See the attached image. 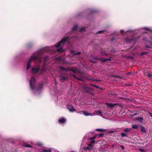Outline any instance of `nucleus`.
<instances>
[{
    "mask_svg": "<svg viewBox=\"0 0 152 152\" xmlns=\"http://www.w3.org/2000/svg\"><path fill=\"white\" fill-rule=\"evenodd\" d=\"M118 104L107 103V105L110 107H114Z\"/></svg>",
    "mask_w": 152,
    "mask_h": 152,
    "instance_id": "nucleus-13",
    "label": "nucleus"
},
{
    "mask_svg": "<svg viewBox=\"0 0 152 152\" xmlns=\"http://www.w3.org/2000/svg\"><path fill=\"white\" fill-rule=\"evenodd\" d=\"M121 136L122 137H127V134L124 133H121Z\"/></svg>",
    "mask_w": 152,
    "mask_h": 152,
    "instance_id": "nucleus-22",
    "label": "nucleus"
},
{
    "mask_svg": "<svg viewBox=\"0 0 152 152\" xmlns=\"http://www.w3.org/2000/svg\"><path fill=\"white\" fill-rule=\"evenodd\" d=\"M66 121V119L64 118H62L59 119L58 122L59 123L63 124Z\"/></svg>",
    "mask_w": 152,
    "mask_h": 152,
    "instance_id": "nucleus-11",
    "label": "nucleus"
},
{
    "mask_svg": "<svg viewBox=\"0 0 152 152\" xmlns=\"http://www.w3.org/2000/svg\"><path fill=\"white\" fill-rule=\"evenodd\" d=\"M107 59H104L103 60V62H105V61H106L107 60Z\"/></svg>",
    "mask_w": 152,
    "mask_h": 152,
    "instance_id": "nucleus-37",
    "label": "nucleus"
},
{
    "mask_svg": "<svg viewBox=\"0 0 152 152\" xmlns=\"http://www.w3.org/2000/svg\"><path fill=\"white\" fill-rule=\"evenodd\" d=\"M137 120L142 122L143 121V119L142 118L139 117L137 118Z\"/></svg>",
    "mask_w": 152,
    "mask_h": 152,
    "instance_id": "nucleus-19",
    "label": "nucleus"
},
{
    "mask_svg": "<svg viewBox=\"0 0 152 152\" xmlns=\"http://www.w3.org/2000/svg\"><path fill=\"white\" fill-rule=\"evenodd\" d=\"M70 52L71 53H74V54H77V55H80L81 52H78L77 53H75V52L74 50H71L70 51Z\"/></svg>",
    "mask_w": 152,
    "mask_h": 152,
    "instance_id": "nucleus-14",
    "label": "nucleus"
},
{
    "mask_svg": "<svg viewBox=\"0 0 152 152\" xmlns=\"http://www.w3.org/2000/svg\"><path fill=\"white\" fill-rule=\"evenodd\" d=\"M96 136H94V137H92L90 139L91 140H94V139L95 138Z\"/></svg>",
    "mask_w": 152,
    "mask_h": 152,
    "instance_id": "nucleus-30",
    "label": "nucleus"
},
{
    "mask_svg": "<svg viewBox=\"0 0 152 152\" xmlns=\"http://www.w3.org/2000/svg\"><path fill=\"white\" fill-rule=\"evenodd\" d=\"M140 151L141 152H145V151L143 149L140 148L139 149Z\"/></svg>",
    "mask_w": 152,
    "mask_h": 152,
    "instance_id": "nucleus-27",
    "label": "nucleus"
},
{
    "mask_svg": "<svg viewBox=\"0 0 152 152\" xmlns=\"http://www.w3.org/2000/svg\"><path fill=\"white\" fill-rule=\"evenodd\" d=\"M78 27V26L77 25H75L72 28V30H76L77 29Z\"/></svg>",
    "mask_w": 152,
    "mask_h": 152,
    "instance_id": "nucleus-20",
    "label": "nucleus"
},
{
    "mask_svg": "<svg viewBox=\"0 0 152 152\" xmlns=\"http://www.w3.org/2000/svg\"><path fill=\"white\" fill-rule=\"evenodd\" d=\"M141 132L142 133H145L146 132V131L144 127L142 126H140Z\"/></svg>",
    "mask_w": 152,
    "mask_h": 152,
    "instance_id": "nucleus-12",
    "label": "nucleus"
},
{
    "mask_svg": "<svg viewBox=\"0 0 152 152\" xmlns=\"http://www.w3.org/2000/svg\"><path fill=\"white\" fill-rule=\"evenodd\" d=\"M69 40V38L67 37L63 39L60 42L57 44L55 47L57 48L56 50H53L52 51H57V52H63V46L64 44V43L66 42H67Z\"/></svg>",
    "mask_w": 152,
    "mask_h": 152,
    "instance_id": "nucleus-2",
    "label": "nucleus"
},
{
    "mask_svg": "<svg viewBox=\"0 0 152 152\" xmlns=\"http://www.w3.org/2000/svg\"><path fill=\"white\" fill-rule=\"evenodd\" d=\"M42 55L41 54V53L38 54L37 56H36L34 55H33L31 57L30 60L27 63V66L26 67L27 70H28L31 67V61L33 60L36 62L37 63V61H38V62L40 63L42 61L45 62L46 61L48 58V57L47 56L43 58L42 57Z\"/></svg>",
    "mask_w": 152,
    "mask_h": 152,
    "instance_id": "nucleus-1",
    "label": "nucleus"
},
{
    "mask_svg": "<svg viewBox=\"0 0 152 152\" xmlns=\"http://www.w3.org/2000/svg\"><path fill=\"white\" fill-rule=\"evenodd\" d=\"M132 128L135 129H137L138 128V125L137 124L132 125Z\"/></svg>",
    "mask_w": 152,
    "mask_h": 152,
    "instance_id": "nucleus-15",
    "label": "nucleus"
},
{
    "mask_svg": "<svg viewBox=\"0 0 152 152\" xmlns=\"http://www.w3.org/2000/svg\"><path fill=\"white\" fill-rule=\"evenodd\" d=\"M44 70V69L42 70L41 71V72H43V71Z\"/></svg>",
    "mask_w": 152,
    "mask_h": 152,
    "instance_id": "nucleus-45",
    "label": "nucleus"
},
{
    "mask_svg": "<svg viewBox=\"0 0 152 152\" xmlns=\"http://www.w3.org/2000/svg\"><path fill=\"white\" fill-rule=\"evenodd\" d=\"M150 116H151V117H152V113H150Z\"/></svg>",
    "mask_w": 152,
    "mask_h": 152,
    "instance_id": "nucleus-42",
    "label": "nucleus"
},
{
    "mask_svg": "<svg viewBox=\"0 0 152 152\" xmlns=\"http://www.w3.org/2000/svg\"><path fill=\"white\" fill-rule=\"evenodd\" d=\"M39 65H37V66L32 67L31 69V72L32 73H35L39 71Z\"/></svg>",
    "mask_w": 152,
    "mask_h": 152,
    "instance_id": "nucleus-5",
    "label": "nucleus"
},
{
    "mask_svg": "<svg viewBox=\"0 0 152 152\" xmlns=\"http://www.w3.org/2000/svg\"><path fill=\"white\" fill-rule=\"evenodd\" d=\"M145 53V52L141 53V55H142V56H143V54H144Z\"/></svg>",
    "mask_w": 152,
    "mask_h": 152,
    "instance_id": "nucleus-34",
    "label": "nucleus"
},
{
    "mask_svg": "<svg viewBox=\"0 0 152 152\" xmlns=\"http://www.w3.org/2000/svg\"><path fill=\"white\" fill-rule=\"evenodd\" d=\"M104 135V134L103 133H101L99 134V137H102Z\"/></svg>",
    "mask_w": 152,
    "mask_h": 152,
    "instance_id": "nucleus-29",
    "label": "nucleus"
},
{
    "mask_svg": "<svg viewBox=\"0 0 152 152\" xmlns=\"http://www.w3.org/2000/svg\"><path fill=\"white\" fill-rule=\"evenodd\" d=\"M96 86V87H97V86Z\"/></svg>",
    "mask_w": 152,
    "mask_h": 152,
    "instance_id": "nucleus-48",
    "label": "nucleus"
},
{
    "mask_svg": "<svg viewBox=\"0 0 152 152\" xmlns=\"http://www.w3.org/2000/svg\"><path fill=\"white\" fill-rule=\"evenodd\" d=\"M60 70H61L62 72H64V71H66V70H68V72H75L76 73L77 72L78 69H65L63 67H60Z\"/></svg>",
    "mask_w": 152,
    "mask_h": 152,
    "instance_id": "nucleus-4",
    "label": "nucleus"
},
{
    "mask_svg": "<svg viewBox=\"0 0 152 152\" xmlns=\"http://www.w3.org/2000/svg\"><path fill=\"white\" fill-rule=\"evenodd\" d=\"M73 77L77 79V80H81V81H83V77L82 76V75H81L79 77H76L75 75H73Z\"/></svg>",
    "mask_w": 152,
    "mask_h": 152,
    "instance_id": "nucleus-10",
    "label": "nucleus"
},
{
    "mask_svg": "<svg viewBox=\"0 0 152 152\" xmlns=\"http://www.w3.org/2000/svg\"><path fill=\"white\" fill-rule=\"evenodd\" d=\"M137 115V114L136 113H135L134 114L132 115V117H133L134 115Z\"/></svg>",
    "mask_w": 152,
    "mask_h": 152,
    "instance_id": "nucleus-38",
    "label": "nucleus"
},
{
    "mask_svg": "<svg viewBox=\"0 0 152 152\" xmlns=\"http://www.w3.org/2000/svg\"><path fill=\"white\" fill-rule=\"evenodd\" d=\"M131 128H126L123 130V131L125 132H130L132 131Z\"/></svg>",
    "mask_w": 152,
    "mask_h": 152,
    "instance_id": "nucleus-16",
    "label": "nucleus"
},
{
    "mask_svg": "<svg viewBox=\"0 0 152 152\" xmlns=\"http://www.w3.org/2000/svg\"><path fill=\"white\" fill-rule=\"evenodd\" d=\"M79 113L81 114H83L84 115L86 116H88L90 115L92 116V114H91L88 113L84 111H81Z\"/></svg>",
    "mask_w": 152,
    "mask_h": 152,
    "instance_id": "nucleus-8",
    "label": "nucleus"
},
{
    "mask_svg": "<svg viewBox=\"0 0 152 152\" xmlns=\"http://www.w3.org/2000/svg\"><path fill=\"white\" fill-rule=\"evenodd\" d=\"M102 114V112L100 110H99L95 111L92 114V115H101Z\"/></svg>",
    "mask_w": 152,
    "mask_h": 152,
    "instance_id": "nucleus-7",
    "label": "nucleus"
},
{
    "mask_svg": "<svg viewBox=\"0 0 152 152\" xmlns=\"http://www.w3.org/2000/svg\"><path fill=\"white\" fill-rule=\"evenodd\" d=\"M30 86L31 89H33L35 86V79L34 78L32 77L30 81Z\"/></svg>",
    "mask_w": 152,
    "mask_h": 152,
    "instance_id": "nucleus-3",
    "label": "nucleus"
},
{
    "mask_svg": "<svg viewBox=\"0 0 152 152\" xmlns=\"http://www.w3.org/2000/svg\"><path fill=\"white\" fill-rule=\"evenodd\" d=\"M91 149V148L89 147H85L84 148V149L86 151L89 150Z\"/></svg>",
    "mask_w": 152,
    "mask_h": 152,
    "instance_id": "nucleus-21",
    "label": "nucleus"
},
{
    "mask_svg": "<svg viewBox=\"0 0 152 152\" xmlns=\"http://www.w3.org/2000/svg\"><path fill=\"white\" fill-rule=\"evenodd\" d=\"M95 81H98L99 80H97V79H96V80H94Z\"/></svg>",
    "mask_w": 152,
    "mask_h": 152,
    "instance_id": "nucleus-41",
    "label": "nucleus"
},
{
    "mask_svg": "<svg viewBox=\"0 0 152 152\" xmlns=\"http://www.w3.org/2000/svg\"><path fill=\"white\" fill-rule=\"evenodd\" d=\"M87 88L88 89V88H88H88Z\"/></svg>",
    "mask_w": 152,
    "mask_h": 152,
    "instance_id": "nucleus-49",
    "label": "nucleus"
},
{
    "mask_svg": "<svg viewBox=\"0 0 152 152\" xmlns=\"http://www.w3.org/2000/svg\"><path fill=\"white\" fill-rule=\"evenodd\" d=\"M39 89H40V88H38V90H39Z\"/></svg>",
    "mask_w": 152,
    "mask_h": 152,
    "instance_id": "nucleus-46",
    "label": "nucleus"
},
{
    "mask_svg": "<svg viewBox=\"0 0 152 152\" xmlns=\"http://www.w3.org/2000/svg\"><path fill=\"white\" fill-rule=\"evenodd\" d=\"M95 141V140H92L91 142V144H93L94 143Z\"/></svg>",
    "mask_w": 152,
    "mask_h": 152,
    "instance_id": "nucleus-31",
    "label": "nucleus"
},
{
    "mask_svg": "<svg viewBox=\"0 0 152 152\" xmlns=\"http://www.w3.org/2000/svg\"><path fill=\"white\" fill-rule=\"evenodd\" d=\"M75 152V151H71V152Z\"/></svg>",
    "mask_w": 152,
    "mask_h": 152,
    "instance_id": "nucleus-47",
    "label": "nucleus"
},
{
    "mask_svg": "<svg viewBox=\"0 0 152 152\" xmlns=\"http://www.w3.org/2000/svg\"><path fill=\"white\" fill-rule=\"evenodd\" d=\"M88 146H91V144H88Z\"/></svg>",
    "mask_w": 152,
    "mask_h": 152,
    "instance_id": "nucleus-43",
    "label": "nucleus"
},
{
    "mask_svg": "<svg viewBox=\"0 0 152 152\" xmlns=\"http://www.w3.org/2000/svg\"><path fill=\"white\" fill-rule=\"evenodd\" d=\"M101 54H102L103 55H106V54L105 53H102V52L101 53Z\"/></svg>",
    "mask_w": 152,
    "mask_h": 152,
    "instance_id": "nucleus-35",
    "label": "nucleus"
},
{
    "mask_svg": "<svg viewBox=\"0 0 152 152\" xmlns=\"http://www.w3.org/2000/svg\"><path fill=\"white\" fill-rule=\"evenodd\" d=\"M103 31H99L97 33H102V32Z\"/></svg>",
    "mask_w": 152,
    "mask_h": 152,
    "instance_id": "nucleus-33",
    "label": "nucleus"
},
{
    "mask_svg": "<svg viewBox=\"0 0 152 152\" xmlns=\"http://www.w3.org/2000/svg\"><path fill=\"white\" fill-rule=\"evenodd\" d=\"M120 147H121V148L122 149H124V147L122 145H121L120 146Z\"/></svg>",
    "mask_w": 152,
    "mask_h": 152,
    "instance_id": "nucleus-32",
    "label": "nucleus"
},
{
    "mask_svg": "<svg viewBox=\"0 0 152 152\" xmlns=\"http://www.w3.org/2000/svg\"><path fill=\"white\" fill-rule=\"evenodd\" d=\"M95 59H96V60H97V59H98V58H97V57H95Z\"/></svg>",
    "mask_w": 152,
    "mask_h": 152,
    "instance_id": "nucleus-44",
    "label": "nucleus"
},
{
    "mask_svg": "<svg viewBox=\"0 0 152 152\" xmlns=\"http://www.w3.org/2000/svg\"><path fill=\"white\" fill-rule=\"evenodd\" d=\"M85 31V29L84 28H81L80 30V32H82L83 31Z\"/></svg>",
    "mask_w": 152,
    "mask_h": 152,
    "instance_id": "nucleus-25",
    "label": "nucleus"
},
{
    "mask_svg": "<svg viewBox=\"0 0 152 152\" xmlns=\"http://www.w3.org/2000/svg\"><path fill=\"white\" fill-rule=\"evenodd\" d=\"M43 87V84H41L40 85V88H41Z\"/></svg>",
    "mask_w": 152,
    "mask_h": 152,
    "instance_id": "nucleus-36",
    "label": "nucleus"
},
{
    "mask_svg": "<svg viewBox=\"0 0 152 152\" xmlns=\"http://www.w3.org/2000/svg\"><path fill=\"white\" fill-rule=\"evenodd\" d=\"M67 78H66V77H64L61 76L60 78V80H61V81H64L65 79H67Z\"/></svg>",
    "mask_w": 152,
    "mask_h": 152,
    "instance_id": "nucleus-18",
    "label": "nucleus"
},
{
    "mask_svg": "<svg viewBox=\"0 0 152 152\" xmlns=\"http://www.w3.org/2000/svg\"><path fill=\"white\" fill-rule=\"evenodd\" d=\"M144 29L146 30H147V31H149L151 32H152V30H151V29H150V28H144Z\"/></svg>",
    "mask_w": 152,
    "mask_h": 152,
    "instance_id": "nucleus-23",
    "label": "nucleus"
},
{
    "mask_svg": "<svg viewBox=\"0 0 152 152\" xmlns=\"http://www.w3.org/2000/svg\"><path fill=\"white\" fill-rule=\"evenodd\" d=\"M67 107L70 112H73L75 111L74 108L71 105H68Z\"/></svg>",
    "mask_w": 152,
    "mask_h": 152,
    "instance_id": "nucleus-6",
    "label": "nucleus"
},
{
    "mask_svg": "<svg viewBox=\"0 0 152 152\" xmlns=\"http://www.w3.org/2000/svg\"><path fill=\"white\" fill-rule=\"evenodd\" d=\"M147 76L149 77H152V75L150 74H148L147 75Z\"/></svg>",
    "mask_w": 152,
    "mask_h": 152,
    "instance_id": "nucleus-28",
    "label": "nucleus"
},
{
    "mask_svg": "<svg viewBox=\"0 0 152 152\" xmlns=\"http://www.w3.org/2000/svg\"><path fill=\"white\" fill-rule=\"evenodd\" d=\"M115 77L118 78H120V77L118 76H116Z\"/></svg>",
    "mask_w": 152,
    "mask_h": 152,
    "instance_id": "nucleus-40",
    "label": "nucleus"
},
{
    "mask_svg": "<svg viewBox=\"0 0 152 152\" xmlns=\"http://www.w3.org/2000/svg\"><path fill=\"white\" fill-rule=\"evenodd\" d=\"M101 141V140H98V141H96V143H97L98 142H99V141ZM102 141H103V140H102ZM103 141H104L103 140Z\"/></svg>",
    "mask_w": 152,
    "mask_h": 152,
    "instance_id": "nucleus-39",
    "label": "nucleus"
},
{
    "mask_svg": "<svg viewBox=\"0 0 152 152\" xmlns=\"http://www.w3.org/2000/svg\"><path fill=\"white\" fill-rule=\"evenodd\" d=\"M54 47L53 46L50 47H46L44 48L42 50V51L43 52L49 51L50 50H51L52 49V48H53Z\"/></svg>",
    "mask_w": 152,
    "mask_h": 152,
    "instance_id": "nucleus-9",
    "label": "nucleus"
},
{
    "mask_svg": "<svg viewBox=\"0 0 152 152\" xmlns=\"http://www.w3.org/2000/svg\"><path fill=\"white\" fill-rule=\"evenodd\" d=\"M42 152H51V150L50 149H43L42 151Z\"/></svg>",
    "mask_w": 152,
    "mask_h": 152,
    "instance_id": "nucleus-17",
    "label": "nucleus"
},
{
    "mask_svg": "<svg viewBox=\"0 0 152 152\" xmlns=\"http://www.w3.org/2000/svg\"><path fill=\"white\" fill-rule=\"evenodd\" d=\"M24 146L27 148H31L32 146L30 145H24Z\"/></svg>",
    "mask_w": 152,
    "mask_h": 152,
    "instance_id": "nucleus-26",
    "label": "nucleus"
},
{
    "mask_svg": "<svg viewBox=\"0 0 152 152\" xmlns=\"http://www.w3.org/2000/svg\"><path fill=\"white\" fill-rule=\"evenodd\" d=\"M96 130L99 131V132H102L105 131L104 129H96Z\"/></svg>",
    "mask_w": 152,
    "mask_h": 152,
    "instance_id": "nucleus-24",
    "label": "nucleus"
}]
</instances>
